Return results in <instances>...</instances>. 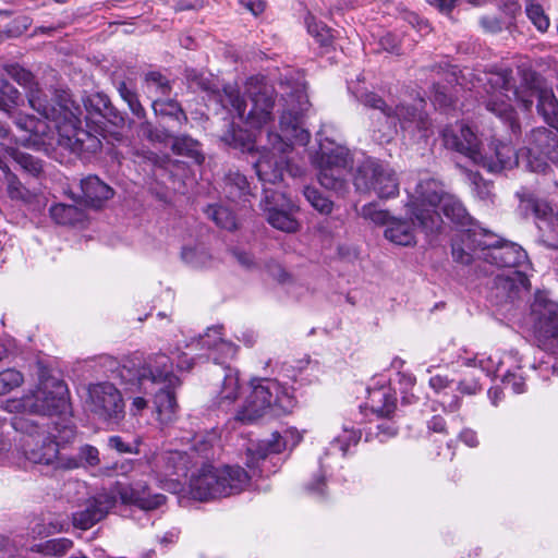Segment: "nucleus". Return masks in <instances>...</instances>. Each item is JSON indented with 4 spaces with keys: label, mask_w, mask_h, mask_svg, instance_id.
<instances>
[{
    "label": "nucleus",
    "mask_w": 558,
    "mask_h": 558,
    "mask_svg": "<svg viewBox=\"0 0 558 558\" xmlns=\"http://www.w3.org/2000/svg\"><path fill=\"white\" fill-rule=\"evenodd\" d=\"M100 462L99 451L92 445H84L78 449V457H70L59 459L57 462V469L73 470L82 465L96 466Z\"/></svg>",
    "instance_id": "7c9ffc66"
},
{
    "label": "nucleus",
    "mask_w": 558,
    "mask_h": 558,
    "mask_svg": "<svg viewBox=\"0 0 558 558\" xmlns=\"http://www.w3.org/2000/svg\"><path fill=\"white\" fill-rule=\"evenodd\" d=\"M457 362L466 367H477L486 376L494 375L501 363L498 356L486 355L485 353L470 355L466 350L459 353Z\"/></svg>",
    "instance_id": "c756f323"
},
{
    "label": "nucleus",
    "mask_w": 558,
    "mask_h": 558,
    "mask_svg": "<svg viewBox=\"0 0 558 558\" xmlns=\"http://www.w3.org/2000/svg\"><path fill=\"white\" fill-rule=\"evenodd\" d=\"M171 148L177 155L189 157L196 163L204 161L201 144L187 135L175 136L172 141Z\"/></svg>",
    "instance_id": "2f4dec72"
},
{
    "label": "nucleus",
    "mask_w": 558,
    "mask_h": 558,
    "mask_svg": "<svg viewBox=\"0 0 558 558\" xmlns=\"http://www.w3.org/2000/svg\"><path fill=\"white\" fill-rule=\"evenodd\" d=\"M534 213L538 218L549 220V227L551 232L555 233L557 238L558 247V214L553 216L551 208L546 203H536L534 205Z\"/></svg>",
    "instance_id": "5fc2aeb1"
},
{
    "label": "nucleus",
    "mask_w": 558,
    "mask_h": 558,
    "mask_svg": "<svg viewBox=\"0 0 558 558\" xmlns=\"http://www.w3.org/2000/svg\"><path fill=\"white\" fill-rule=\"evenodd\" d=\"M434 102L439 107H447L451 104V97L447 94L444 87H435Z\"/></svg>",
    "instance_id": "69168bd1"
},
{
    "label": "nucleus",
    "mask_w": 558,
    "mask_h": 558,
    "mask_svg": "<svg viewBox=\"0 0 558 558\" xmlns=\"http://www.w3.org/2000/svg\"><path fill=\"white\" fill-rule=\"evenodd\" d=\"M151 107L156 114L173 117L179 122L181 119L186 121L185 113L183 112L180 105L173 99H168L167 97H156L153 99Z\"/></svg>",
    "instance_id": "58836bf2"
},
{
    "label": "nucleus",
    "mask_w": 558,
    "mask_h": 558,
    "mask_svg": "<svg viewBox=\"0 0 558 558\" xmlns=\"http://www.w3.org/2000/svg\"><path fill=\"white\" fill-rule=\"evenodd\" d=\"M241 8L251 12L253 15L257 16L265 10V2L263 0H238Z\"/></svg>",
    "instance_id": "13d9d810"
},
{
    "label": "nucleus",
    "mask_w": 558,
    "mask_h": 558,
    "mask_svg": "<svg viewBox=\"0 0 558 558\" xmlns=\"http://www.w3.org/2000/svg\"><path fill=\"white\" fill-rule=\"evenodd\" d=\"M288 108L280 116V133L267 134L268 147H265L254 163L256 174L263 183L277 184L284 173L292 178L302 177L304 168L293 163L290 154L294 145L305 146L311 134L303 128V113L310 101L304 86H296L286 99Z\"/></svg>",
    "instance_id": "f03ea898"
},
{
    "label": "nucleus",
    "mask_w": 558,
    "mask_h": 558,
    "mask_svg": "<svg viewBox=\"0 0 558 558\" xmlns=\"http://www.w3.org/2000/svg\"><path fill=\"white\" fill-rule=\"evenodd\" d=\"M302 439V435L298 429L291 428L281 436L274 433L270 439L259 440L251 444L246 449V466L253 475L268 476L276 470L266 469L265 464L268 459L281 453L287 446L295 447Z\"/></svg>",
    "instance_id": "2eb2a0df"
},
{
    "label": "nucleus",
    "mask_w": 558,
    "mask_h": 558,
    "mask_svg": "<svg viewBox=\"0 0 558 558\" xmlns=\"http://www.w3.org/2000/svg\"><path fill=\"white\" fill-rule=\"evenodd\" d=\"M425 100L418 99L414 105L399 104L392 108V117L389 118L387 126L374 129L373 137L379 143H388L397 133V124L404 131H423L424 136L430 126L427 114L424 111Z\"/></svg>",
    "instance_id": "dca6fc26"
},
{
    "label": "nucleus",
    "mask_w": 558,
    "mask_h": 558,
    "mask_svg": "<svg viewBox=\"0 0 558 558\" xmlns=\"http://www.w3.org/2000/svg\"><path fill=\"white\" fill-rule=\"evenodd\" d=\"M110 99L101 93H95L87 96L84 99V107L86 110L85 120L87 123H102L100 118L102 117L104 110H106L107 105H109Z\"/></svg>",
    "instance_id": "72a5a7b5"
},
{
    "label": "nucleus",
    "mask_w": 558,
    "mask_h": 558,
    "mask_svg": "<svg viewBox=\"0 0 558 558\" xmlns=\"http://www.w3.org/2000/svg\"><path fill=\"white\" fill-rule=\"evenodd\" d=\"M8 413L65 417L71 414L66 384L56 377L40 378L35 389L2 403Z\"/></svg>",
    "instance_id": "9d476101"
},
{
    "label": "nucleus",
    "mask_w": 558,
    "mask_h": 558,
    "mask_svg": "<svg viewBox=\"0 0 558 558\" xmlns=\"http://www.w3.org/2000/svg\"><path fill=\"white\" fill-rule=\"evenodd\" d=\"M353 183L356 191L374 192L381 199L399 194V181L395 170L374 158H366L357 166Z\"/></svg>",
    "instance_id": "4468645a"
},
{
    "label": "nucleus",
    "mask_w": 558,
    "mask_h": 558,
    "mask_svg": "<svg viewBox=\"0 0 558 558\" xmlns=\"http://www.w3.org/2000/svg\"><path fill=\"white\" fill-rule=\"evenodd\" d=\"M407 193L404 208L426 234L435 233L441 228L439 207L445 217L453 223L461 227L472 226V218L463 204L456 196L446 193L437 180L422 179L412 190L408 187Z\"/></svg>",
    "instance_id": "20e7f679"
},
{
    "label": "nucleus",
    "mask_w": 558,
    "mask_h": 558,
    "mask_svg": "<svg viewBox=\"0 0 558 558\" xmlns=\"http://www.w3.org/2000/svg\"><path fill=\"white\" fill-rule=\"evenodd\" d=\"M473 76L470 89H480L486 94L482 95L483 102L488 111L508 123L513 133L520 132L519 119L515 114L513 102L519 107L523 105V96L519 88L511 83L510 71H489L480 74L466 73L463 77Z\"/></svg>",
    "instance_id": "1a4fd4ad"
},
{
    "label": "nucleus",
    "mask_w": 558,
    "mask_h": 558,
    "mask_svg": "<svg viewBox=\"0 0 558 558\" xmlns=\"http://www.w3.org/2000/svg\"><path fill=\"white\" fill-rule=\"evenodd\" d=\"M106 494L113 495L114 506L119 498L123 505L135 506L146 511L157 509L166 501V496L162 494L150 495L148 486L143 483L116 482Z\"/></svg>",
    "instance_id": "4be33fe9"
},
{
    "label": "nucleus",
    "mask_w": 558,
    "mask_h": 558,
    "mask_svg": "<svg viewBox=\"0 0 558 558\" xmlns=\"http://www.w3.org/2000/svg\"><path fill=\"white\" fill-rule=\"evenodd\" d=\"M120 97L128 104L130 110L137 119L145 118V109L138 100L137 93L126 82H119L117 86Z\"/></svg>",
    "instance_id": "a19ab883"
},
{
    "label": "nucleus",
    "mask_w": 558,
    "mask_h": 558,
    "mask_svg": "<svg viewBox=\"0 0 558 558\" xmlns=\"http://www.w3.org/2000/svg\"><path fill=\"white\" fill-rule=\"evenodd\" d=\"M312 163L318 170V181L322 186L344 195L348 191L345 174L352 165L349 149L333 142H320L319 149L311 156Z\"/></svg>",
    "instance_id": "ddd939ff"
},
{
    "label": "nucleus",
    "mask_w": 558,
    "mask_h": 558,
    "mask_svg": "<svg viewBox=\"0 0 558 558\" xmlns=\"http://www.w3.org/2000/svg\"><path fill=\"white\" fill-rule=\"evenodd\" d=\"M108 444L119 452H134L133 447L125 444L120 436L109 437Z\"/></svg>",
    "instance_id": "0e129e2a"
},
{
    "label": "nucleus",
    "mask_w": 558,
    "mask_h": 558,
    "mask_svg": "<svg viewBox=\"0 0 558 558\" xmlns=\"http://www.w3.org/2000/svg\"><path fill=\"white\" fill-rule=\"evenodd\" d=\"M480 23L483 28H485L486 31H488L490 33H496L501 29L500 22L494 16H483L480 20Z\"/></svg>",
    "instance_id": "338daca9"
},
{
    "label": "nucleus",
    "mask_w": 558,
    "mask_h": 558,
    "mask_svg": "<svg viewBox=\"0 0 558 558\" xmlns=\"http://www.w3.org/2000/svg\"><path fill=\"white\" fill-rule=\"evenodd\" d=\"M357 100L365 107L377 110L379 112L385 122L378 129H384L387 126L389 118L392 117V108L388 106L379 95L373 92H366L357 96ZM374 129L377 128L374 125L373 130Z\"/></svg>",
    "instance_id": "f704fd0d"
},
{
    "label": "nucleus",
    "mask_w": 558,
    "mask_h": 558,
    "mask_svg": "<svg viewBox=\"0 0 558 558\" xmlns=\"http://www.w3.org/2000/svg\"><path fill=\"white\" fill-rule=\"evenodd\" d=\"M558 138L557 135L547 129H537L532 132L531 147L529 157L535 156V161L529 160V167L532 171H544L547 167V160H554L557 157Z\"/></svg>",
    "instance_id": "b1692460"
},
{
    "label": "nucleus",
    "mask_w": 558,
    "mask_h": 558,
    "mask_svg": "<svg viewBox=\"0 0 558 558\" xmlns=\"http://www.w3.org/2000/svg\"><path fill=\"white\" fill-rule=\"evenodd\" d=\"M381 48L391 53H399V40L392 34H386L379 41Z\"/></svg>",
    "instance_id": "052dcab7"
},
{
    "label": "nucleus",
    "mask_w": 558,
    "mask_h": 558,
    "mask_svg": "<svg viewBox=\"0 0 558 558\" xmlns=\"http://www.w3.org/2000/svg\"><path fill=\"white\" fill-rule=\"evenodd\" d=\"M3 69L17 84L27 89L28 104L35 111L45 120L57 117L58 96L62 95L64 92L56 93L54 102L48 104L47 95L38 87V84L34 82V76L29 71L19 64H7Z\"/></svg>",
    "instance_id": "6ab92c4d"
},
{
    "label": "nucleus",
    "mask_w": 558,
    "mask_h": 558,
    "mask_svg": "<svg viewBox=\"0 0 558 558\" xmlns=\"http://www.w3.org/2000/svg\"><path fill=\"white\" fill-rule=\"evenodd\" d=\"M525 97H527L526 89ZM529 97L536 98L538 113L549 126L558 130V100L553 89L545 87L532 88L529 93ZM529 102L531 104L532 101L525 98V108Z\"/></svg>",
    "instance_id": "a878e982"
},
{
    "label": "nucleus",
    "mask_w": 558,
    "mask_h": 558,
    "mask_svg": "<svg viewBox=\"0 0 558 558\" xmlns=\"http://www.w3.org/2000/svg\"><path fill=\"white\" fill-rule=\"evenodd\" d=\"M459 390L462 393L474 395L481 390V385H480L478 379H476L472 383H469L468 380L463 379L459 384Z\"/></svg>",
    "instance_id": "774afa93"
},
{
    "label": "nucleus",
    "mask_w": 558,
    "mask_h": 558,
    "mask_svg": "<svg viewBox=\"0 0 558 558\" xmlns=\"http://www.w3.org/2000/svg\"><path fill=\"white\" fill-rule=\"evenodd\" d=\"M442 140L447 148L464 155L492 173L510 170L519 163L518 153L508 143L492 141L488 151L482 154L476 134L462 123L444 129Z\"/></svg>",
    "instance_id": "6e6552de"
},
{
    "label": "nucleus",
    "mask_w": 558,
    "mask_h": 558,
    "mask_svg": "<svg viewBox=\"0 0 558 558\" xmlns=\"http://www.w3.org/2000/svg\"><path fill=\"white\" fill-rule=\"evenodd\" d=\"M260 208L272 228L287 233H294L300 229V223L293 216L298 207L284 193L265 187Z\"/></svg>",
    "instance_id": "a211bd4d"
},
{
    "label": "nucleus",
    "mask_w": 558,
    "mask_h": 558,
    "mask_svg": "<svg viewBox=\"0 0 558 558\" xmlns=\"http://www.w3.org/2000/svg\"><path fill=\"white\" fill-rule=\"evenodd\" d=\"M144 82L146 92L155 98L168 97L171 93L169 80L157 71L146 73Z\"/></svg>",
    "instance_id": "c9c22d12"
},
{
    "label": "nucleus",
    "mask_w": 558,
    "mask_h": 558,
    "mask_svg": "<svg viewBox=\"0 0 558 558\" xmlns=\"http://www.w3.org/2000/svg\"><path fill=\"white\" fill-rule=\"evenodd\" d=\"M12 157L20 167L32 175H37L41 171V163L29 154L12 150Z\"/></svg>",
    "instance_id": "8fccbe9b"
},
{
    "label": "nucleus",
    "mask_w": 558,
    "mask_h": 558,
    "mask_svg": "<svg viewBox=\"0 0 558 558\" xmlns=\"http://www.w3.org/2000/svg\"><path fill=\"white\" fill-rule=\"evenodd\" d=\"M303 194L307 202L320 214H330L332 211V202L324 196L316 187L305 186Z\"/></svg>",
    "instance_id": "79ce46f5"
},
{
    "label": "nucleus",
    "mask_w": 558,
    "mask_h": 558,
    "mask_svg": "<svg viewBox=\"0 0 558 558\" xmlns=\"http://www.w3.org/2000/svg\"><path fill=\"white\" fill-rule=\"evenodd\" d=\"M462 243L469 250H481L480 257L498 268H507L504 275L509 281L510 289L523 286V274L517 269L521 246L517 243L501 239L486 230L477 233L474 229H468L462 233Z\"/></svg>",
    "instance_id": "f8f14e48"
},
{
    "label": "nucleus",
    "mask_w": 558,
    "mask_h": 558,
    "mask_svg": "<svg viewBox=\"0 0 558 558\" xmlns=\"http://www.w3.org/2000/svg\"><path fill=\"white\" fill-rule=\"evenodd\" d=\"M223 140L229 145L241 147L243 149H251L252 138L251 134L241 129L235 130L232 125L231 129L225 134Z\"/></svg>",
    "instance_id": "3c124183"
},
{
    "label": "nucleus",
    "mask_w": 558,
    "mask_h": 558,
    "mask_svg": "<svg viewBox=\"0 0 558 558\" xmlns=\"http://www.w3.org/2000/svg\"><path fill=\"white\" fill-rule=\"evenodd\" d=\"M49 211L59 225H74L83 219V213L73 205L57 204L51 206Z\"/></svg>",
    "instance_id": "e433bc0d"
},
{
    "label": "nucleus",
    "mask_w": 558,
    "mask_h": 558,
    "mask_svg": "<svg viewBox=\"0 0 558 558\" xmlns=\"http://www.w3.org/2000/svg\"><path fill=\"white\" fill-rule=\"evenodd\" d=\"M360 215L367 220L380 226H387L395 217H391L387 210L378 208L374 203L364 205L361 208Z\"/></svg>",
    "instance_id": "c03bdc74"
},
{
    "label": "nucleus",
    "mask_w": 558,
    "mask_h": 558,
    "mask_svg": "<svg viewBox=\"0 0 558 558\" xmlns=\"http://www.w3.org/2000/svg\"><path fill=\"white\" fill-rule=\"evenodd\" d=\"M534 333L546 348L558 352V303L544 291H538L531 305Z\"/></svg>",
    "instance_id": "f3484780"
},
{
    "label": "nucleus",
    "mask_w": 558,
    "mask_h": 558,
    "mask_svg": "<svg viewBox=\"0 0 558 558\" xmlns=\"http://www.w3.org/2000/svg\"><path fill=\"white\" fill-rule=\"evenodd\" d=\"M114 508L113 495L106 492L90 498L85 508L73 513V525L81 530H88L102 520Z\"/></svg>",
    "instance_id": "393cba45"
},
{
    "label": "nucleus",
    "mask_w": 558,
    "mask_h": 558,
    "mask_svg": "<svg viewBox=\"0 0 558 558\" xmlns=\"http://www.w3.org/2000/svg\"><path fill=\"white\" fill-rule=\"evenodd\" d=\"M221 326H214L207 328L204 335L198 338H194L191 342L186 343L185 347L192 350H208L213 352V360L220 367L217 369V376L223 378L222 368L230 367L225 365V361L233 359L236 355L238 347L230 341H226L222 338ZM222 381L220 379L219 384Z\"/></svg>",
    "instance_id": "aec40b11"
},
{
    "label": "nucleus",
    "mask_w": 558,
    "mask_h": 558,
    "mask_svg": "<svg viewBox=\"0 0 558 558\" xmlns=\"http://www.w3.org/2000/svg\"><path fill=\"white\" fill-rule=\"evenodd\" d=\"M306 27L308 34L315 38V40L323 47H327L331 45L333 35L331 33V29L327 27L326 24H324L320 21H317L314 16L307 15L305 19Z\"/></svg>",
    "instance_id": "ea45409f"
},
{
    "label": "nucleus",
    "mask_w": 558,
    "mask_h": 558,
    "mask_svg": "<svg viewBox=\"0 0 558 558\" xmlns=\"http://www.w3.org/2000/svg\"><path fill=\"white\" fill-rule=\"evenodd\" d=\"M351 425L343 426V433L336 440L335 444L340 446L343 454L347 452L350 445H356L362 436V429L354 426V421H350Z\"/></svg>",
    "instance_id": "de8ad7c7"
},
{
    "label": "nucleus",
    "mask_w": 558,
    "mask_h": 558,
    "mask_svg": "<svg viewBox=\"0 0 558 558\" xmlns=\"http://www.w3.org/2000/svg\"><path fill=\"white\" fill-rule=\"evenodd\" d=\"M470 178L477 190L478 196L482 199L488 198L492 194L490 186L485 182H483L481 185L482 178L478 173H471Z\"/></svg>",
    "instance_id": "bf43d9fd"
},
{
    "label": "nucleus",
    "mask_w": 558,
    "mask_h": 558,
    "mask_svg": "<svg viewBox=\"0 0 558 558\" xmlns=\"http://www.w3.org/2000/svg\"><path fill=\"white\" fill-rule=\"evenodd\" d=\"M81 198L85 205L100 208L113 195V190L96 175H88L81 180Z\"/></svg>",
    "instance_id": "bb28decb"
},
{
    "label": "nucleus",
    "mask_w": 558,
    "mask_h": 558,
    "mask_svg": "<svg viewBox=\"0 0 558 558\" xmlns=\"http://www.w3.org/2000/svg\"><path fill=\"white\" fill-rule=\"evenodd\" d=\"M19 98V90L8 81L0 78V109L17 105Z\"/></svg>",
    "instance_id": "603ef678"
},
{
    "label": "nucleus",
    "mask_w": 558,
    "mask_h": 558,
    "mask_svg": "<svg viewBox=\"0 0 558 558\" xmlns=\"http://www.w3.org/2000/svg\"><path fill=\"white\" fill-rule=\"evenodd\" d=\"M165 462V475L186 476L189 470V456L182 451H168L161 457Z\"/></svg>",
    "instance_id": "473e14b6"
},
{
    "label": "nucleus",
    "mask_w": 558,
    "mask_h": 558,
    "mask_svg": "<svg viewBox=\"0 0 558 558\" xmlns=\"http://www.w3.org/2000/svg\"><path fill=\"white\" fill-rule=\"evenodd\" d=\"M525 13L539 32L544 33L548 29L550 24L549 17L539 4L525 2Z\"/></svg>",
    "instance_id": "a18cd8bd"
},
{
    "label": "nucleus",
    "mask_w": 558,
    "mask_h": 558,
    "mask_svg": "<svg viewBox=\"0 0 558 558\" xmlns=\"http://www.w3.org/2000/svg\"><path fill=\"white\" fill-rule=\"evenodd\" d=\"M223 194L233 203H247L252 196L250 184L244 174L230 170L223 179Z\"/></svg>",
    "instance_id": "cd10ccee"
},
{
    "label": "nucleus",
    "mask_w": 558,
    "mask_h": 558,
    "mask_svg": "<svg viewBox=\"0 0 558 558\" xmlns=\"http://www.w3.org/2000/svg\"><path fill=\"white\" fill-rule=\"evenodd\" d=\"M57 117L40 120L33 116L17 117L16 126L25 132L20 137L24 146L48 150L60 146L81 155L96 153L101 147L100 140L81 124L82 110L70 99L68 93L58 96Z\"/></svg>",
    "instance_id": "7ed1b4c3"
},
{
    "label": "nucleus",
    "mask_w": 558,
    "mask_h": 558,
    "mask_svg": "<svg viewBox=\"0 0 558 558\" xmlns=\"http://www.w3.org/2000/svg\"><path fill=\"white\" fill-rule=\"evenodd\" d=\"M405 213H408L405 210ZM409 217H411L409 214H407ZM412 223L409 221L395 218L390 221L388 227L385 229V238L390 241L393 244L401 245V246H411L416 243L415 240V232L412 225L417 222L410 218Z\"/></svg>",
    "instance_id": "c85d7f7f"
},
{
    "label": "nucleus",
    "mask_w": 558,
    "mask_h": 558,
    "mask_svg": "<svg viewBox=\"0 0 558 558\" xmlns=\"http://www.w3.org/2000/svg\"><path fill=\"white\" fill-rule=\"evenodd\" d=\"M376 437L379 441H386L387 439L396 436L397 427L395 426V421H381L380 424L376 425Z\"/></svg>",
    "instance_id": "4d7b16f0"
},
{
    "label": "nucleus",
    "mask_w": 558,
    "mask_h": 558,
    "mask_svg": "<svg viewBox=\"0 0 558 558\" xmlns=\"http://www.w3.org/2000/svg\"><path fill=\"white\" fill-rule=\"evenodd\" d=\"M250 481L251 475L239 465L216 468L205 463L191 476L190 493L194 499L206 501L240 494Z\"/></svg>",
    "instance_id": "9b49d317"
},
{
    "label": "nucleus",
    "mask_w": 558,
    "mask_h": 558,
    "mask_svg": "<svg viewBox=\"0 0 558 558\" xmlns=\"http://www.w3.org/2000/svg\"><path fill=\"white\" fill-rule=\"evenodd\" d=\"M11 426L23 438L24 454L34 463L57 465L60 448L70 445L76 437V426L72 421H11Z\"/></svg>",
    "instance_id": "39448f33"
},
{
    "label": "nucleus",
    "mask_w": 558,
    "mask_h": 558,
    "mask_svg": "<svg viewBox=\"0 0 558 558\" xmlns=\"http://www.w3.org/2000/svg\"><path fill=\"white\" fill-rule=\"evenodd\" d=\"M245 94L252 102L246 116V102L236 86L226 85L222 93L217 95V100L231 114L244 120L247 126L259 130L274 119L275 88L264 76L256 75L246 80Z\"/></svg>",
    "instance_id": "0eeeda50"
},
{
    "label": "nucleus",
    "mask_w": 558,
    "mask_h": 558,
    "mask_svg": "<svg viewBox=\"0 0 558 558\" xmlns=\"http://www.w3.org/2000/svg\"><path fill=\"white\" fill-rule=\"evenodd\" d=\"M206 214L221 229L232 231L236 228L235 216L225 206L210 205L206 209Z\"/></svg>",
    "instance_id": "4c0bfd02"
},
{
    "label": "nucleus",
    "mask_w": 558,
    "mask_h": 558,
    "mask_svg": "<svg viewBox=\"0 0 558 558\" xmlns=\"http://www.w3.org/2000/svg\"><path fill=\"white\" fill-rule=\"evenodd\" d=\"M502 385L505 390H509L515 395H520L523 391V376L518 372L507 371L502 378Z\"/></svg>",
    "instance_id": "864d4df0"
},
{
    "label": "nucleus",
    "mask_w": 558,
    "mask_h": 558,
    "mask_svg": "<svg viewBox=\"0 0 558 558\" xmlns=\"http://www.w3.org/2000/svg\"><path fill=\"white\" fill-rule=\"evenodd\" d=\"M24 383L23 374L15 368H8L0 372V396L10 393L21 387Z\"/></svg>",
    "instance_id": "37998d69"
},
{
    "label": "nucleus",
    "mask_w": 558,
    "mask_h": 558,
    "mask_svg": "<svg viewBox=\"0 0 558 558\" xmlns=\"http://www.w3.org/2000/svg\"><path fill=\"white\" fill-rule=\"evenodd\" d=\"M367 399L361 413L365 416L377 415L380 417L389 416L397 407V399L388 385L385 376H376L372 379V384L366 388Z\"/></svg>",
    "instance_id": "5701e85b"
},
{
    "label": "nucleus",
    "mask_w": 558,
    "mask_h": 558,
    "mask_svg": "<svg viewBox=\"0 0 558 558\" xmlns=\"http://www.w3.org/2000/svg\"><path fill=\"white\" fill-rule=\"evenodd\" d=\"M40 551L48 556H62L73 547L70 538L60 537L47 541L40 545Z\"/></svg>",
    "instance_id": "09e8293b"
},
{
    "label": "nucleus",
    "mask_w": 558,
    "mask_h": 558,
    "mask_svg": "<svg viewBox=\"0 0 558 558\" xmlns=\"http://www.w3.org/2000/svg\"><path fill=\"white\" fill-rule=\"evenodd\" d=\"M452 256L457 262L465 265L470 264L473 258L470 252L465 251L457 243L452 245Z\"/></svg>",
    "instance_id": "e2e57ef3"
},
{
    "label": "nucleus",
    "mask_w": 558,
    "mask_h": 558,
    "mask_svg": "<svg viewBox=\"0 0 558 558\" xmlns=\"http://www.w3.org/2000/svg\"><path fill=\"white\" fill-rule=\"evenodd\" d=\"M223 378L209 409L214 414L234 412L233 418L280 417L292 414L296 400L291 389L277 378L254 376L247 383L243 399L238 401L240 373L234 367L221 369Z\"/></svg>",
    "instance_id": "f257e3e1"
},
{
    "label": "nucleus",
    "mask_w": 558,
    "mask_h": 558,
    "mask_svg": "<svg viewBox=\"0 0 558 558\" xmlns=\"http://www.w3.org/2000/svg\"><path fill=\"white\" fill-rule=\"evenodd\" d=\"M147 408V400L143 397H135L132 399L130 403V415L132 416H142L143 411Z\"/></svg>",
    "instance_id": "680f3d73"
},
{
    "label": "nucleus",
    "mask_w": 558,
    "mask_h": 558,
    "mask_svg": "<svg viewBox=\"0 0 558 558\" xmlns=\"http://www.w3.org/2000/svg\"><path fill=\"white\" fill-rule=\"evenodd\" d=\"M173 363L180 371L192 368L193 361L180 348L170 351V355L157 354L149 361L138 375V385L147 389L146 385L160 386L155 391L154 404L159 416L170 418L178 413L175 388L181 385L180 379L173 374Z\"/></svg>",
    "instance_id": "423d86ee"
},
{
    "label": "nucleus",
    "mask_w": 558,
    "mask_h": 558,
    "mask_svg": "<svg viewBox=\"0 0 558 558\" xmlns=\"http://www.w3.org/2000/svg\"><path fill=\"white\" fill-rule=\"evenodd\" d=\"M88 409L100 418H114L123 414L124 403L120 391L109 383L93 385L88 389Z\"/></svg>",
    "instance_id": "412c9836"
},
{
    "label": "nucleus",
    "mask_w": 558,
    "mask_h": 558,
    "mask_svg": "<svg viewBox=\"0 0 558 558\" xmlns=\"http://www.w3.org/2000/svg\"><path fill=\"white\" fill-rule=\"evenodd\" d=\"M102 123L96 124V132L102 133L106 131L107 123L111 124L114 128H123L125 124L124 116L117 110L111 102L107 105L106 110H104L102 117L100 118Z\"/></svg>",
    "instance_id": "49530a36"
},
{
    "label": "nucleus",
    "mask_w": 558,
    "mask_h": 558,
    "mask_svg": "<svg viewBox=\"0 0 558 558\" xmlns=\"http://www.w3.org/2000/svg\"><path fill=\"white\" fill-rule=\"evenodd\" d=\"M8 193L11 198L15 199H24L26 197L27 191L17 180V178L9 173L8 174Z\"/></svg>",
    "instance_id": "6e6d98bb"
}]
</instances>
